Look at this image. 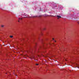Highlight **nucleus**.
<instances>
[{"label": "nucleus", "mask_w": 79, "mask_h": 79, "mask_svg": "<svg viewBox=\"0 0 79 79\" xmlns=\"http://www.w3.org/2000/svg\"><path fill=\"white\" fill-rule=\"evenodd\" d=\"M30 58H31V60H32V59H33V58L34 59V60H35V58H34V56H31L30 57H29Z\"/></svg>", "instance_id": "nucleus-1"}, {"label": "nucleus", "mask_w": 79, "mask_h": 79, "mask_svg": "<svg viewBox=\"0 0 79 79\" xmlns=\"http://www.w3.org/2000/svg\"><path fill=\"white\" fill-rule=\"evenodd\" d=\"M22 56H23V57H24L25 58H26V57H25V56L26 57H28V56L27 55H22Z\"/></svg>", "instance_id": "nucleus-2"}, {"label": "nucleus", "mask_w": 79, "mask_h": 79, "mask_svg": "<svg viewBox=\"0 0 79 79\" xmlns=\"http://www.w3.org/2000/svg\"><path fill=\"white\" fill-rule=\"evenodd\" d=\"M57 17H58L57 19H58L59 18H61V17L59 15H57Z\"/></svg>", "instance_id": "nucleus-3"}, {"label": "nucleus", "mask_w": 79, "mask_h": 79, "mask_svg": "<svg viewBox=\"0 0 79 79\" xmlns=\"http://www.w3.org/2000/svg\"><path fill=\"white\" fill-rule=\"evenodd\" d=\"M2 27H4V26L3 25H1Z\"/></svg>", "instance_id": "nucleus-4"}, {"label": "nucleus", "mask_w": 79, "mask_h": 79, "mask_svg": "<svg viewBox=\"0 0 79 79\" xmlns=\"http://www.w3.org/2000/svg\"><path fill=\"white\" fill-rule=\"evenodd\" d=\"M10 37L11 38H13V36H10Z\"/></svg>", "instance_id": "nucleus-5"}, {"label": "nucleus", "mask_w": 79, "mask_h": 79, "mask_svg": "<svg viewBox=\"0 0 79 79\" xmlns=\"http://www.w3.org/2000/svg\"><path fill=\"white\" fill-rule=\"evenodd\" d=\"M42 15H40L38 16V17H42Z\"/></svg>", "instance_id": "nucleus-6"}, {"label": "nucleus", "mask_w": 79, "mask_h": 79, "mask_svg": "<svg viewBox=\"0 0 79 79\" xmlns=\"http://www.w3.org/2000/svg\"><path fill=\"white\" fill-rule=\"evenodd\" d=\"M36 65L37 66H38V65H39V64H36Z\"/></svg>", "instance_id": "nucleus-7"}, {"label": "nucleus", "mask_w": 79, "mask_h": 79, "mask_svg": "<svg viewBox=\"0 0 79 79\" xmlns=\"http://www.w3.org/2000/svg\"><path fill=\"white\" fill-rule=\"evenodd\" d=\"M23 15L25 16H27L26 15Z\"/></svg>", "instance_id": "nucleus-8"}, {"label": "nucleus", "mask_w": 79, "mask_h": 79, "mask_svg": "<svg viewBox=\"0 0 79 79\" xmlns=\"http://www.w3.org/2000/svg\"><path fill=\"white\" fill-rule=\"evenodd\" d=\"M44 30H45V28H44Z\"/></svg>", "instance_id": "nucleus-9"}, {"label": "nucleus", "mask_w": 79, "mask_h": 79, "mask_svg": "<svg viewBox=\"0 0 79 79\" xmlns=\"http://www.w3.org/2000/svg\"><path fill=\"white\" fill-rule=\"evenodd\" d=\"M23 18H27V17H23Z\"/></svg>", "instance_id": "nucleus-10"}, {"label": "nucleus", "mask_w": 79, "mask_h": 79, "mask_svg": "<svg viewBox=\"0 0 79 79\" xmlns=\"http://www.w3.org/2000/svg\"><path fill=\"white\" fill-rule=\"evenodd\" d=\"M54 42H56V40H54Z\"/></svg>", "instance_id": "nucleus-11"}, {"label": "nucleus", "mask_w": 79, "mask_h": 79, "mask_svg": "<svg viewBox=\"0 0 79 79\" xmlns=\"http://www.w3.org/2000/svg\"><path fill=\"white\" fill-rule=\"evenodd\" d=\"M19 19H21V18H19Z\"/></svg>", "instance_id": "nucleus-12"}, {"label": "nucleus", "mask_w": 79, "mask_h": 79, "mask_svg": "<svg viewBox=\"0 0 79 79\" xmlns=\"http://www.w3.org/2000/svg\"><path fill=\"white\" fill-rule=\"evenodd\" d=\"M52 39H53L54 40H54V38H53Z\"/></svg>", "instance_id": "nucleus-13"}, {"label": "nucleus", "mask_w": 79, "mask_h": 79, "mask_svg": "<svg viewBox=\"0 0 79 79\" xmlns=\"http://www.w3.org/2000/svg\"><path fill=\"white\" fill-rule=\"evenodd\" d=\"M22 19V18H20V19Z\"/></svg>", "instance_id": "nucleus-14"}, {"label": "nucleus", "mask_w": 79, "mask_h": 79, "mask_svg": "<svg viewBox=\"0 0 79 79\" xmlns=\"http://www.w3.org/2000/svg\"><path fill=\"white\" fill-rule=\"evenodd\" d=\"M18 22H19V20H18Z\"/></svg>", "instance_id": "nucleus-15"}, {"label": "nucleus", "mask_w": 79, "mask_h": 79, "mask_svg": "<svg viewBox=\"0 0 79 79\" xmlns=\"http://www.w3.org/2000/svg\"><path fill=\"white\" fill-rule=\"evenodd\" d=\"M15 76H17V75H15Z\"/></svg>", "instance_id": "nucleus-16"}, {"label": "nucleus", "mask_w": 79, "mask_h": 79, "mask_svg": "<svg viewBox=\"0 0 79 79\" xmlns=\"http://www.w3.org/2000/svg\"><path fill=\"white\" fill-rule=\"evenodd\" d=\"M65 61H67V60H65Z\"/></svg>", "instance_id": "nucleus-17"}, {"label": "nucleus", "mask_w": 79, "mask_h": 79, "mask_svg": "<svg viewBox=\"0 0 79 79\" xmlns=\"http://www.w3.org/2000/svg\"><path fill=\"white\" fill-rule=\"evenodd\" d=\"M70 71H71V70H70Z\"/></svg>", "instance_id": "nucleus-18"}, {"label": "nucleus", "mask_w": 79, "mask_h": 79, "mask_svg": "<svg viewBox=\"0 0 79 79\" xmlns=\"http://www.w3.org/2000/svg\"><path fill=\"white\" fill-rule=\"evenodd\" d=\"M78 24H79V22L78 23Z\"/></svg>", "instance_id": "nucleus-19"}]
</instances>
